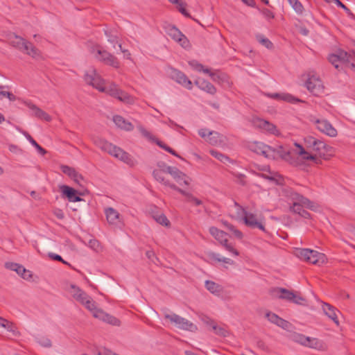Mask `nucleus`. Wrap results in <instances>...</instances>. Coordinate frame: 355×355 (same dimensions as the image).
Returning <instances> with one entry per match:
<instances>
[{"label":"nucleus","mask_w":355,"mask_h":355,"mask_svg":"<svg viewBox=\"0 0 355 355\" xmlns=\"http://www.w3.org/2000/svg\"><path fill=\"white\" fill-rule=\"evenodd\" d=\"M287 196L291 201L290 211L297 214L302 218H309L311 216L310 214L304 210L303 207L311 210H315L318 207L313 202L294 191H288Z\"/></svg>","instance_id":"nucleus-1"},{"label":"nucleus","mask_w":355,"mask_h":355,"mask_svg":"<svg viewBox=\"0 0 355 355\" xmlns=\"http://www.w3.org/2000/svg\"><path fill=\"white\" fill-rule=\"evenodd\" d=\"M93 141L94 144L103 151L107 152L110 155L119 158L120 160L131 166L135 165L136 161L135 159L121 148L117 147L100 137L94 138Z\"/></svg>","instance_id":"nucleus-2"},{"label":"nucleus","mask_w":355,"mask_h":355,"mask_svg":"<svg viewBox=\"0 0 355 355\" xmlns=\"http://www.w3.org/2000/svg\"><path fill=\"white\" fill-rule=\"evenodd\" d=\"M295 254L300 259L315 265L322 264L327 260L324 254L306 248L297 249Z\"/></svg>","instance_id":"nucleus-3"},{"label":"nucleus","mask_w":355,"mask_h":355,"mask_svg":"<svg viewBox=\"0 0 355 355\" xmlns=\"http://www.w3.org/2000/svg\"><path fill=\"white\" fill-rule=\"evenodd\" d=\"M67 291L77 302L84 305L89 311L94 309L95 302L78 286L70 284Z\"/></svg>","instance_id":"nucleus-4"},{"label":"nucleus","mask_w":355,"mask_h":355,"mask_svg":"<svg viewBox=\"0 0 355 355\" xmlns=\"http://www.w3.org/2000/svg\"><path fill=\"white\" fill-rule=\"evenodd\" d=\"M103 90H98L101 92H105L111 96L117 98L120 101L126 103H132L133 101L132 98L125 92L121 90L117 85L114 83H105V80H104V84H103Z\"/></svg>","instance_id":"nucleus-5"},{"label":"nucleus","mask_w":355,"mask_h":355,"mask_svg":"<svg viewBox=\"0 0 355 355\" xmlns=\"http://www.w3.org/2000/svg\"><path fill=\"white\" fill-rule=\"evenodd\" d=\"M234 205L241 211L243 216V220L246 226L251 228H258L263 232L266 231L262 216H258L255 214L247 211L244 207L236 202H234Z\"/></svg>","instance_id":"nucleus-6"},{"label":"nucleus","mask_w":355,"mask_h":355,"mask_svg":"<svg viewBox=\"0 0 355 355\" xmlns=\"http://www.w3.org/2000/svg\"><path fill=\"white\" fill-rule=\"evenodd\" d=\"M92 53L94 54L95 58L101 62L110 65L114 68H119L120 63L118 59L108 51L96 46L91 50Z\"/></svg>","instance_id":"nucleus-7"},{"label":"nucleus","mask_w":355,"mask_h":355,"mask_svg":"<svg viewBox=\"0 0 355 355\" xmlns=\"http://www.w3.org/2000/svg\"><path fill=\"white\" fill-rule=\"evenodd\" d=\"M267 158L275 160L282 159L292 164L295 163L291 155L290 149L286 146H270Z\"/></svg>","instance_id":"nucleus-8"},{"label":"nucleus","mask_w":355,"mask_h":355,"mask_svg":"<svg viewBox=\"0 0 355 355\" xmlns=\"http://www.w3.org/2000/svg\"><path fill=\"white\" fill-rule=\"evenodd\" d=\"M164 318L170 320L178 329L192 332L196 331L198 329L196 324L175 313H165Z\"/></svg>","instance_id":"nucleus-9"},{"label":"nucleus","mask_w":355,"mask_h":355,"mask_svg":"<svg viewBox=\"0 0 355 355\" xmlns=\"http://www.w3.org/2000/svg\"><path fill=\"white\" fill-rule=\"evenodd\" d=\"M274 291L279 294L278 295L279 299L300 305H304L306 303V299L298 292H293L283 288H276Z\"/></svg>","instance_id":"nucleus-10"},{"label":"nucleus","mask_w":355,"mask_h":355,"mask_svg":"<svg viewBox=\"0 0 355 355\" xmlns=\"http://www.w3.org/2000/svg\"><path fill=\"white\" fill-rule=\"evenodd\" d=\"M85 82L98 90H103L104 79L97 73L94 67L88 69L84 75Z\"/></svg>","instance_id":"nucleus-11"},{"label":"nucleus","mask_w":355,"mask_h":355,"mask_svg":"<svg viewBox=\"0 0 355 355\" xmlns=\"http://www.w3.org/2000/svg\"><path fill=\"white\" fill-rule=\"evenodd\" d=\"M307 89L313 95L319 96L324 93V87L321 79L315 75H309L305 83Z\"/></svg>","instance_id":"nucleus-12"},{"label":"nucleus","mask_w":355,"mask_h":355,"mask_svg":"<svg viewBox=\"0 0 355 355\" xmlns=\"http://www.w3.org/2000/svg\"><path fill=\"white\" fill-rule=\"evenodd\" d=\"M209 233L220 242L227 251L233 253L236 256L239 255V252L234 249L231 244L228 243L227 234L225 232L216 227H211L209 228Z\"/></svg>","instance_id":"nucleus-13"},{"label":"nucleus","mask_w":355,"mask_h":355,"mask_svg":"<svg viewBox=\"0 0 355 355\" xmlns=\"http://www.w3.org/2000/svg\"><path fill=\"white\" fill-rule=\"evenodd\" d=\"M163 171L165 173L170 174L178 184L181 185L182 183L185 185L189 184V178L178 168L168 166L163 168Z\"/></svg>","instance_id":"nucleus-14"},{"label":"nucleus","mask_w":355,"mask_h":355,"mask_svg":"<svg viewBox=\"0 0 355 355\" xmlns=\"http://www.w3.org/2000/svg\"><path fill=\"white\" fill-rule=\"evenodd\" d=\"M91 312L92 313V315L94 318H98L106 323L114 326H119L121 324L119 319L105 313L102 309H98L96 305L94 306V309L91 310Z\"/></svg>","instance_id":"nucleus-15"},{"label":"nucleus","mask_w":355,"mask_h":355,"mask_svg":"<svg viewBox=\"0 0 355 355\" xmlns=\"http://www.w3.org/2000/svg\"><path fill=\"white\" fill-rule=\"evenodd\" d=\"M313 150L318 152L320 157H322L324 159H328L334 153V150L331 146L327 145L322 141L317 139Z\"/></svg>","instance_id":"nucleus-16"},{"label":"nucleus","mask_w":355,"mask_h":355,"mask_svg":"<svg viewBox=\"0 0 355 355\" xmlns=\"http://www.w3.org/2000/svg\"><path fill=\"white\" fill-rule=\"evenodd\" d=\"M317 129L321 132L334 137L337 135V130L333 125L326 119H316L314 121Z\"/></svg>","instance_id":"nucleus-17"},{"label":"nucleus","mask_w":355,"mask_h":355,"mask_svg":"<svg viewBox=\"0 0 355 355\" xmlns=\"http://www.w3.org/2000/svg\"><path fill=\"white\" fill-rule=\"evenodd\" d=\"M167 33L172 39L178 42L182 47L187 48L189 46L188 39L176 27L169 26Z\"/></svg>","instance_id":"nucleus-18"},{"label":"nucleus","mask_w":355,"mask_h":355,"mask_svg":"<svg viewBox=\"0 0 355 355\" xmlns=\"http://www.w3.org/2000/svg\"><path fill=\"white\" fill-rule=\"evenodd\" d=\"M60 190L62 195L67 197L68 200L70 202H80L83 200V199L79 196L83 195V193L72 187L67 185H62L60 187Z\"/></svg>","instance_id":"nucleus-19"},{"label":"nucleus","mask_w":355,"mask_h":355,"mask_svg":"<svg viewBox=\"0 0 355 355\" xmlns=\"http://www.w3.org/2000/svg\"><path fill=\"white\" fill-rule=\"evenodd\" d=\"M253 123L255 127L263 129L270 134L275 135H278L279 134V130L274 124L263 119L257 118L253 121Z\"/></svg>","instance_id":"nucleus-20"},{"label":"nucleus","mask_w":355,"mask_h":355,"mask_svg":"<svg viewBox=\"0 0 355 355\" xmlns=\"http://www.w3.org/2000/svg\"><path fill=\"white\" fill-rule=\"evenodd\" d=\"M25 105L33 111L34 116L48 122L52 120L49 114L31 102H25Z\"/></svg>","instance_id":"nucleus-21"},{"label":"nucleus","mask_w":355,"mask_h":355,"mask_svg":"<svg viewBox=\"0 0 355 355\" xmlns=\"http://www.w3.org/2000/svg\"><path fill=\"white\" fill-rule=\"evenodd\" d=\"M266 317L270 322L277 325L278 327H282L284 329H288L291 327V323L279 317L277 314L274 313H266Z\"/></svg>","instance_id":"nucleus-22"},{"label":"nucleus","mask_w":355,"mask_h":355,"mask_svg":"<svg viewBox=\"0 0 355 355\" xmlns=\"http://www.w3.org/2000/svg\"><path fill=\"white\" fill-rule=\"evenodd\" d=\"M106 218L109 224L118 225L121 223V218L119 213L112 207H108L105 209Z\"/></svg>","instance_id":"nucleus-23"},{"label":"nucleus","mask_w":355,"mask_h":355,"mask_svg":"<svg viewBox=\"0 0 355 355\" xmlns=\"http://www.w3.org/2000/svg\"><path fill=\"white\" fill-rule=\"evenodd\" d=\"M195 85L200 89L211 94H214L216 92V87L209 81L202 78H198L195 82Z\"/></svg>","instance_id":"nucleus-24"},{"label":"nucleus","mask_w":355,"mask_h":355,"mask_svg":"<svg viewBox=\"0 0 355 355\" xmlns=\"http://www.w3.org/2000/svg\"><path fill=\"white\" fill-rule=\"evenodd\" d=\"M9 42L13 47L21 51L24 48H27L26 44H28V40L18 36L15 34H12L9 36Z\"/></svg>","instance_id":"nucleus-25"},{"label":"nucleus","mask_w":355,"mask_h":355,"mask_svg":"<svg viewBox=\"0 0 355 355\" xmlns=\"http://www.w3.org/2000/svg\"><path fill=\"white\" fill-rule=\"evenodd\" d=\"M322 310L324 314L332 320L337 326L339 325V321L336 314L337 312L339 313L338 310L328 303H323Z\"/></svg>","instance_id":"nucleus-26"},{"label":"nucleus","mask_w":355,"mask_h":355,"mask_svg":"<svg viewBox=\"0 0 355 355\" xmlns=\"http://www.w3.org/2000/svg\"><path fill=\"white\" fill-rule=\"evenodd\" d=\"M173 78L180 85L185 87L188 89H192V83L191 81L182 72L180 71H174L173 73Z\"/></svg>","instance_id":"nucleus-27"},{"label":"nucleus","mask_w":355,"mask_h":355,"mask_svg":"<svg viewBox=\"0 0 355 355\" xmlns=\"http://www.w3.org/2000/svg\"><path fill=\"white\" fill-rule=\"evenodd\" d=\"M270 146L266 145L261 142H254L250 145V149L253 152L268 157Z\"/></svg>","instance_id":"nucleus-28"},{"label":"nucleus","mask_w":355,"mask_h":355,"mask_svg":"<svg viewBox=\"0 0 355 355\" xmlns=\"http://www.w3.org/2000/svg\"><path fill=\"white\" fill-rule=\"evenodd\" d=\"M164 173V172L163 171V168L162 170L155 169L153 172V175L157 181L159 182L164 185L169 187L174 190L177 189V186L175 184L171 183L169 180H165L163 175Z\"/></svg>","instance_id":"nucleus-29"},{"label":"nucleus","mask_w":355,"mask_h":355,"mask_svg":"<svg viewBox=\"0 0 355 355\" xmlns=\"http://www.w3.org/2000/svg\"><path fill=\"white\" fill-rule=\"evenodd\" d=\"M113 121L119 128L123 129L126 131L132 130L134 128L133 125L131 123L125 121V119L121 116H114Z\"/></svg>","instance_id":"nucleus-30"},{"label":"nucleus","mask_w":355,"mask_h":355,"mask_svg":"<svg viewBox=\"0 0 355 355\" xmlns=\"http://www.w3.org/2000/svg\"><path fill=\"white\" fill-rule=\"evenodd\" d=\"M26 46L27 48H24L21 52L28 55L33 58H37L40 56V50L37 49L31 42L28 41V44H26Z\"/></svg>","instance_id":"nucleus-31"},{"label":"nucleus","mask_w":355,"mask_h":355,"mask_svg":"<svg viewBox=\"0 0 355 355\" xmlns=\"http://www.w3.org/2000/svg\"><path fill=\"white\" fill-rule=\"evenodd\" d=\"M205 287L209 292L218 295L223 291V287L220 285L209 280H207L205 282Z\"/></svg>","instance_id":"nucleus-32"},{"label":"nucleus","mask_w":355,"mask_h":355,"mask_svg":"<svg viewBox=\"0 0 355 355\" xmlns=\"http://www.w3.org/2000/svg\"><path fill=\"white\" fill-rule=\"evenodd\" d=\"M209 74V76L211 78L213 81L217 82L218 83H223L224 82H228V77L226 74L220 73L218 71H211L209 69V73H206Z\"/></svg>","instance_id":"nucleus-33"},{"label":"nucleus","mask_w":355,"mask_h":355,"mask_svg":"<svg viewBox=\"0 0 355 355\" xmlns=\"http://www.w3.org/2000/svg\"><path fill=\"white\" fill-rule=\"evenodd\" d=\"M175 191H178L180 193L185 196L186 200L189 202L193 203L195 205L198 206L202 204V201L196 197H194L191 193L186 192L183 189L177 187V189Z\"/></svg>","instance_id":"nucleus-34"},{"label":"nucleus","mask_w":355,"mask_h":355,"mask_svg":"<svg viewBox=\"0 0 355 355\" xmlns=\"http://www.w3.org/2000/svg\"><path fill=\"white\" fill-rule=\"evenodd\" d=\"M307 347L315 349L318 350H324L325 349V345L324 343L315 338H311L310 337V341L309 342V345H307Z\"/></svg>","instance_id":"nucleus-35"},{"label":"nucleus","mask_w":355,"mask_h":355,"mask_svg":"<svg viewBox=\"0 0 355 355\" xmlns=\"http://www.w3.org/2000/svg\"><path fill=\"white\" fill-rule=\"evenodd\" d=\"M270 96L275 99H282L285 101H288V102H291V103L300 101L299 99H297V98H295L294 96H291V94H279L275 93V94H271Z\"/></svg>","instance_id":"nucleus-36"},{"label":"nucleus","mask_w":355,"mask_h":355,"mask_svg":"<svg viewBox=\"0 0 355 355\" xmlns=\"http://www.w3.org/2000/svg\"><path fill=\"white\" fill-rule=\"evenodd\" d=\"M206 141L209 142L211 145H217L221 141L220 135L216 131H210L208 132V137L206 139Z\"/></svg>","instance_id":"nucleus-37"},{"label":"nucleus","mask_w":355,"mask_h":355,"mask_svg":"<svg viewBox=\"0 0 355 355\" xmlns=\"http://www.w3.org/2000/svg\"><path fill=\"white\" fill-rule=\"evenodd\" d=\"M5 266L9 270L15 271L19 275H21V272L25 271V268L23 266L13 262H6L5 263Z\"/></svg>","instance_id":"nucleus-38"},{"label":"nucleus","mask_w":355,"mask_h":355,"mask_svg":"<svg viewBox=\"0 0 355 355\" xmlns=\"http://www.w3.org/2000/svg\"><path fill=\"white\" fill-rule=\"evenodd\" d=\"M171 3L175 4L178 10L185 17H189L190 15L185 9L187 4L182 0H168Z\"/></svg>","instance_id":"nucleus-39"},{"label":"nucleus","mask_w":355,"mask_h":355,"mask_svg":"<svg viewBox=\"0 0 355 355\" xmlns=\"http://www.w3.org/2000/svg\"><path fill=\"white\" fill-rule=\"evenodd\" d=\"M155 220L160 225L168 227L170 225V221L166 216L162 214H156L153 216Z\"/></svg>","instance_id":"nucleus-40"},{"label":"nucleus","mask_w":355,"mask_h":355,"mask_svg":"<svg viewBox=\"0 0 355 355\" xmlns=\"http://www.w3.org/2000/svg\"><path fill=\"white\" fill-rule=\"evenodd\" d=\"M295 146L298 149L297 154L302 157V159L309 160V159H313V155L306 151L302 146L297 143H295Z\"/></svg>","instance_id":"nucleus-41"},{"label":"nucleus","mask_w":355,"mask_h":355,"mask_svg":"<svg viewBox=\"0 0 355 355\" xmlns=\"http://www.w3.org/2000/svg\"><path fill=\"white\" fill-rule=\"evenodd\" d=\"M209 153L223 163H225L230 160V158L227 156L216 150H210Z\"/></svg>","instance_id":"nucleus-42"},{"label":"nucleus","mask_w":355,"mask_h":355,"mask_svg":"<svg viewBox=\"0 0 355 355\" xmlns=\"http://www.w3.org/2000/svg\"><path fill=\"white\" fill-rule=\"evenodd\" d=\"M211 328L218 336L226 337L228 335V331L223 327L217 325L216 322Z\"/></svg>","instance_id":"nucleus-43"},{"label":"nucleus","mask_w":355,"mask_h":355,"mask_svg":"<svg viewBox=\"0 0 355 355\" xmlns=\"http://www.w3.org/2000/svg\"><path fill=\"white\" fill-rule=\"evenodd\" d=\"M88 246L96 252H101L103 251V246L101 243L95 239H92L89 241Z\"/></svg>","instance_id":"nucleus-44"},{"label":"nucleus","mask_w":355,"mask_h":355,"mask_svg":"<svg viewBox=\"0 0 355 355\" xmlns=\"http://www.w3.org/2000/svg\"><path fill=\"white\" fill-rule=\"evenodd\" d=\"M336 55L342 63H349L351 61L352 56L346 51H338Z\"/></svg>","instance_id":"nucleus-45"},{"label":"nucleus","mask_w":355,"mask_h":355,"mask_svg":"<svg viewBox=\"0 0 355 355\" xmlns=\"http://www.w3.org/2000/svg\"><path fill=\"white\" fill-rule=\"evenodd\" d=\"M3 324L4 325H3L2 327L6 328L8 331L11 332L13 336H19V334H20L19 332L17 331V327L12 322H10V321L6 320V322L4 323Z\"/></svg>","instance_id":"nucleus-46"},{"label":"nucleus","mask_w":355,"mask_h":355,"mask_svg":"<svg viewBox=\"0 0 355 355\" xmlns=\"http://www.w3.org/2000/svg\"><path fill=\"white\" fill-rule=\"evenodd\" d=\"M292 8L300 14H302L304 8L302 4L298 0H287Z\"/></svg>","instance_id":"nucleus-47"},{"label":"nucleus","mask_w":355,"mask_h":355,"mask_svg":"<svg viewBox=\"0 0 355 355\" xmlns=\"http://www.w3.org/2000/svg\"><path fill=\"white\" fill-rule=\"evenodd\" d=\"M225 225L227 227V228L230 232H232V234H234V236L236 238H237L239 239H241L243 238V233L240 230L236 229V227H234L233 225L227 223H225Z\"/></svg>","instance_id":"nucleus-48"},{"label":"nucleus","mask_w":355,"mask_h":355,"mask_svg":"<svg viewBox=\"0 0 355 355\" xmlns=\"http://www.w3.org/2000/svg\"><path fill=\"white\" fill-rule=\"evenodd\" d=\"M189 65L198 71H203L205 73H209V69L204 68L203 65L195 60L190 61Z\"/></svg>","instance_id":"nucleus-49"},{"label":"nucleus","mask_w":355,"mask_h":355,"mask_svg":"<svg viewBox=\"0 0 355 355\" xmlns=\"http://www.w3.org/2000/svg\"><path fill=\"white\" fill-rule=\"evenodd\" d=\"M138 130L141 135L149 141H155V137L142 125H139Z\"/></svg>","instance_id":"nucleus-50"},{"label":"nucleus","mask_w":355,"mask_h":355,"mask_svg":"<svg viewBox=\"0 0 355 355\" xmlns=\"http://www.w3.org/2000/svg\"><path fill=\"white\" fill-rule=\"evenodd\" d=\"M26 137L27 139L31 142V144L37 148L40 153H41L42 155H45L46 153V150L41 147L29 134H27Z\"/></svg>","instance_id":"nucleus-51"},{"label":"nucleus","mask_w":355,"mask_h":355,"mask_svg":"<svg viewBox=\"0 0 355 355\" xmlns=\"http://www.w3.org/2000/svg\"><path fill=\"white\" fill-rule=\"evenodd\" d=\"M61 170H62V173L67 175L71 178L72 177H75L76 175L77 172L76 171V170L73 168H71L70 166H65V165L61 166Z\"/></svg>","instance_id":"nucleus-52"},{"label":"nucleus","mask_w":355,"mask_h":355,"mask_svg":"<svg viewBox=\"0 0 355 355\" xmlns=\"http://www.w3.org/2000/svg\"><path fill=\"white\" fill-rule=\"evenodd\" d=\"M6 87L0 85V96L8 98L10 101H15L16 96L11 92L3 90Z\"/></svg>","instance_id":"nucleus-53"},{"label":"nucleus","mask_w":355,"mask_h":355,"mask_svg":"<svg viewBox=\"0 0 355 355\" xmlns=\"http://www.w3.org/2000/svg\"><path fill=\"white\" fill-rule=\"evenodd\" d=\"M211 258L213 259L214 260H216L218 262H223V263H229V264H234V261L229 259V258H225V257H223V258H220L219 257V254H215V253H212L211 255H210Z\"/></svg>","instance_id":"nucleus-54"},{"label":"nucleus","mask_w":355,"mask_h":355,"mask_svg":"<svg viewBox=\"0 0 355 355\" xmlns=\"http://www.w3.org/2000/svg\"><path fill=\"white\" fill-rule=\"evenodd\" d=\"M257 40L267 49H271L272 47V43L266 37L263 35H257Z\"/></svg>","instance_id":"nucleus-55"},{"label":"nucleus","mask_w":355,"mask_h":355,"mask_svg":"<svg viewBox=\"0 0 355 355\" xmlns=\"http://www.w3.org/2000/svg\"><path fill=\"white\" fill-rule=\"evenodd\" d=\"M232 175L236 178V182L238 184H239L242 186L245 185L246 182H245V175L239 173H232Z\"/></svg>","instance_id":"nucleus-56"},{"label":"nucleus","mask_w":355,"mask_h":355,"mask_svg":"<svg viewBox=\"0 0 355 355\" xmlns=\"http://www.w3.org/2000/svg\"><path fill=\"white\" fill-rule=\"evenodd\" d=\"M329 62H331L334 67L336 69H339V63H340L341 62L340 61V60L338 58V56L336 55V54H331L329 56V58H328Z\"/></svg>","instance_id":"nucleus-57"},{"label":"nucleus","mask_w":355,"mask_h":355,"mask_svg":"<svg viewBox=\"0 0 355 355\" xmlns=\"http://www.w3.org/2000/svg\"><path fill=\"white\" fill-rule=\"evenodd\" d=\"M297 338V342H299L301 345L307 347V345H309V342L310 341V337L300 334L298 335Z\"/></svg>","instance_id":"nucleus-58"},{"label":"nucleus","mask_w":355,"mask_h":355,"mask_svg":"<svg viewBox=\"0 0 355 355\" xmlns=\"http://www.w3.org/2000/svg\"><path fill=\"white\" fill-rule=\"evenodd\" d=\"M304 141L307 147L313 149L316 142V139L313 137H307L304 139Z\"/></svg>","instance_id":"nucleus-59"},{"label":"nucleus","mask_w":355,"mask_h":355,"mask_svg":"<svg viewBox=\"0 0 355 355\" xmlns=\"http://www.w3.org/2000/svg\"><path fill=\"white\" fill-rule=\"evenodd\" d=\"M38 343L40 345L45 347H51V341L48 338H42L38 340Z\"/></svg>","instance_id":"nucleus-60"},{"label":"nucleus","mask_w":355,"mask_h":355,"mask_svg":"<svg viewBox=\"0 0 355 355\" xmlns=\"http://www.w3.org/2000/svg\"><path fill=\"white\" fill-rule=\"evenodd\" d=\"M201 320L207 325L209 326L210 327L214 324L216 322H214L212 319L209 318L207 315H203L201 317Z\"/></svg>","instance_id":"nucleus-61"},{"label":"nucleus","mask_w":355,"mask_h":355,"mask_svg":"<svg viewBox=\"0 0 355 355\" xmlns=\"http://www.w3.org/2000/svg\"><path fill=\"white\" fill-rule=\"evenodd\" d=\"M105 34L107 37V40L109 42L113 44L118 43V37L116 35H110L107 32L105 33Z\"/></svg>","instance_id":"nucleus-62"},{"label":"nucleus","mask_w":355,"mask_h":355,"mask_svg":"<svg viewBox=\"0 0 355 355\" xmlns=\"http://www.w3.org/2000/svg\"><path fill=\"white\" fill-rule=\"evenodd\" d=\"M20 276L26 280H30L32 278V273L30 270L25 268V271L21 272Z\"/></svg>","instance_id":"nucleus-63"},{"label":"nucleus","mask_w":355,"mask_h":355,"mask_svg":"<svg viewBox=\"0 0 355 355\" xmlns=\"http://www.w3.org/2000/svg\"><path fill=\"white\" fill-rule=\"evenodd\" d=\"M210 132V130H209L208 129H206V128H202L200 130H198V134L199 135L205 139L206 140V139L208 137V132Z\"/></svg>","instance_id":"nucleus-64"}]
</instances>
